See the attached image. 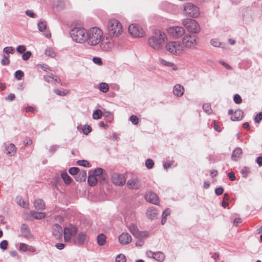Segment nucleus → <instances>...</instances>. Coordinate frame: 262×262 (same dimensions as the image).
Returning <instances> with one entry per match:
<instances>
[{
    "instance_id": "f257e3e1",
    "label": "nucleus",
    "mask_w": 262,
    "mask_h": 262,
    "mask_svg": "<svg viewBox=\"0 0 262 262\" xmlns=\"http://www.w3.org/2000/svg\"><path fill=\"white\" fill-rule=\"evenodd\" d=\"M166 40V34L163 31L157 30L155 31L152 35L149 37L148 43L152 49L159 51L163 49Z\"/></svg>"
},
{
    "instance_id": "f03ea898",
    "label": "nucleus",
    "mask_w": 262,
    "mask_h": 262,
    "mask_svg": "<svg viewBox=\"0 0 262 262\" xmlns=\"http://www.w3.org/2000/svg\"><path fill=\"white\" fill-rule=\"evenodd\" d=\"M103 34V32L99 28L93 27L88 31L86 41L89 45L96 46L101 41Z\"/></svg>"
},
{
    "instance_id": "7ed1b4c3",
    "label": "nucleus",
    "mask_w": 262,
    "mask_h": 262,
    "mask_svg": "<svg viewBox=\"0 0 262 262\" xmlns=\"http://www.w3.org/2000/svg\"><path fill=\"white\" fill-rule=\"evenodd\" d=\"M107 30L109 36L117 37L123 32L122 24L116 19H111L107 23Z\"/></svg>"
},
{
    "instance_id": "20e7f679",
    "label": "nucleus",
    "mask_w": 262,
    "mask_h": 262,
    "mask_svg": "<svg viewBox=\"0 0 262 262\" xmlns=\"http://www.w3.org/2000/svg\"><path fill=\"white\" fill-rule=\"evenodd\" d=\"M88 31L82 27H75L70 31V35L73 41L83 43L86 41Z\"/></svg>"
},
{
    "instance_id": "39448f33",
    "label": "nucleus",
    "mask_w": 262,
    "mask_h": 262,
    "mask_svg": "<svg viewBox=\"0 0 262 262\" xmlns=\"http://www.w3.org/2000/svg\"><path fill=\"white\" fill-rule=\"evenodd\" d=\"M165 48L170 54L175 55H180L184 51V47L179 41H169L166 43Z\"/></svg>"
},
{
    "instance_id": "423d86ee",
    "label": "nucleus",
    "mask_w": 262,
    "mask_h": 262,
    "mask_svg": "<svg viewBox=\"0 0 262 262\" xmlns=\"http://www.w3.org/2000/svg\"><path fill=\"white\" fill-rule=\"evenodd\" d=\"M183 12L185 15L193 18L197 17L200 14L198 7L191 3L183 5Z\"/></svg>"
},
{
    "instance_id": "0eeeda50",
    "label": "nucleus",
    "mask_w": 262,
    "mask_h": 262,
    "mask_svg": "<svg viewBox=\"0 0 262 262\" xmlns=\"http://www.w3.org/2000/svg\"><path fill=\"white\" fill-rule=\"evenodd\" d=\"M182 23L189 32L198 33L200 31L199 24L194 19L190 18L184 19L182 20Z\"/></svg>"
},
{
    "instance_id": "6e6552de",
    "label": "nucleus",
    "mask_w": 262,
    "mask_h": 262,
    "mask_svg": "<svg viewBox=\"0 0 262 262\" xmlns=\"http://www.w3.org/2000/svg\"><path fill=\"white\" fill-rule=\"evenodd\" d=\"M77 231L76 227L71 224L64 227L63 232L64 241L71 243L72 238L74 235L75 236Z\"/></svg>"
},
{
    "instance_id": "1a4fd4ad",
    "label": "nucleus",
    "mask_w": 262,
    "mask_h": 262,
    "mask_svg": "<svg viewBox=\"0 0 262 262\" xmlns=\"http://www.w3.org/2000/svg\"><path fill=\"white\" fill-rule=\"evenodd\" d=\"M88 242V237L86 234L83 232H80L76 234L72 238V243L79 246H82Z\"/></svg>"
},
{
    "instance_id": "9d476101",
    "label": "nucleus",
    "mask_w": 262,
    "mask_h": 262,
    "mask_svg": "<svg viewBox=\"0 0 262 262\" xmlns=\"http://www.w3.org/2000/svg\"><path fill=\"white\" fill-rule=\"evenodd\" d=\"M167 32L173 38H178L185 34V30L182 27L174 26L168 28Z\"/></svg>"
},
{
    "instance_id": "9b49d317",
    "label": "nucleus",
    "mask_w": 262,
    "mask_h": 262,
    "mask_svg": "<svg viewBox=\"0 0 262 262\" xmlns=\"http://www.w3.org/2000/svg\"><path fill=\"white\" fill-rule=\"evenodd\" d=\"M129 231L132 233L135 238H145L149 235L147 231H140L137 226L134 224L130 225L128 227Z\"/></svg>"
},
{
    "instance_id": "f8f14e48",
    "label": "nucleus",
    "mask_w": 262,
    "mask_h": 262,
    "mask_svg": "<svg viewBox=\"0 0 262 262\" xmlns=\"http://www.w3.org/2000/svg\"><path fill=\"white\" fill-rule=\"evenodd\" d=\"M114 46V40L110 37L103 38L100 42V47L101 49L105 52L111 51Z\"/></svg>"
},
{
    "instance_id": "ddd939ff",
    "label": "nucleus",
    "mask_w": 262,
    "mask_h": 262,
    "mask_svg": "<svg viewBox=\"0 0 262 262\" xmlns=\"http://www.w3.org/2000/svg\"><path fill=\"white\" fill-rule=\"evenodd\" d=\"M196 37L190 34L185 35L182 39V45L184 47L191 48L196 45Z\"/></svg>"
},
{
    "instance_id": "4468645a",
    "label": "nucleus",
    "mask_w": 262,
    "mask_h": 262,
    "mask_svg": "<svg viewBox=\"0 0 262 262\" xmlns=\"http://www.w3.org/2000/svg\"><path fill=\"white\" fill-rule=\"evenodd\" d=\"M129 33L133 36L142 37L144 31L141 27L136 24H131L128 27Z\"/></svg>"
},
{
    "instance_id": "2eb2a0df",
    "label": "nucleus",
    "mask_w": 262,
    "mask_h": 262,
    "mask_svg": "<svg viewBox=\"0 0 262 262\" xmlns=\"http://www.w3.org/2000/svg\"><path fill=\"white\" fill-rule=\"evenodd\" d=\"M112 181L114 184L118 186H123L126 182L123 175L118 173H114L112 174Z\"/></svg>"
},
{
    "instance_id": "dca6fc26",
    "label": "nucleus",
    "mask_w": 262,
    "mask_h": 262,
    "mask_svg": "<svg viewBox=\"0 0 262 262\" xmlns=\"http://www.w3.org/2000/svg\"><path fill=\"white\" fill-rule=\"evenodd\" d=\"M145 199L148 202L155 205L158 204L159 202L157 195L151 191L147 192L145 194Z\"/></svg>"
},
{
    "instance_id": "f3484780",
    "label": "nucleus",
    "mask_w": 262,
    "mask_h": 262,
    "mask_svg": "<svg viewBox=\"0 0 262 262\" xmlns=\"http://www.w3.org/2000/svg\"><path fill=\"white\" fill-rule=\"evenodd\" d=\"M53 235L58 239L62 238L63 230L62 227L58 224H55L53 226Z\"/></svg>"
},
{
    "instance_id": "a211bd4d",
    "label": "nucleus",
    "mask_w": 262,
    "mask_h": 262,
    "mask_svg": "<svg viewBox=\"0 0 262 262\" xmlns=\"http://www.w3.org/2000/svg\"><path fill=\"white\" fill-rule=\"evenodd\" d=\"M127 186L130 189H138L141 187V183L138 179L134 178L127 182Z\"/></svg>"
},
{
    "instance_id": "6ab92c4d",
    "label": "nucleus",
    "mask_w": 262,
    "mask_h": 262,
    "mask_svg": "<svg viewBox=\"0 0 262 262\" xmlns=\"http://www.w3.org/2000/svg\"><path fill=\"white\" fill-rule=\"evenodd\" d=\"M149 257L155 259L156 260L162 262L165 259V255L161 252H153L151 251H149L147 253Z\"/></svg>"
},
{
    "instance_id": "aec40b11",
    "label": "nucleus",
    "mask_w": 262,
    "mask_h": 262,
    "mask_svg": "<svg viewBox=\"0 0 262 262\" xmlns=\"http://www.w3.org/2000/svg\"><path fill=\"white\" fill-rule=\"evenodd\" d=\"M132 239V236L127 233H123L119 236L120 243L123 245L130 243Z\"/></svg>"
},
{
    "instance_id": "412c9836",
    "label": "nucleus",
    "mask_w": 262,
    "mask_h": 262,
    "mask_svg": "<svg viewBox=\"0 0 262 262\" xmlns=\"http://www.w3.org/2000/svg\"><path fill=\"white\" fill-rule=\"evenodd\" d=\"M20 231L22 235L25 238H28L32 236L30 230L28 226L25 224H23L20 228Z\"/></svg>"
},
{
    "instance_id": "4be33fe9",
    "label": "nucleus",
    "mask_w": 262,
    "mask_h": 262,
    "mask_svg": "<svg viewBox=\"0 0 262 262\" xmlns=\"http://www.w3.org/2000/svg\"><path fill=\"white\" fill-rule=\"evenodd\" d=\"M184 89L183 86L180 84H176L173 90V92L174 95L180 97L183 95Z\"/></svg>"
},
{
    "instance_id": "5701e85b",
    "label": "nucleus",
    "mask_w": 262,
    "mask_h": 262,
    "mask_svg": "<svg viewBox=\"0 0 262 262\" xmlns=\"http://www.w3.org/2000/svg\"><path fill=\"white\" fill-rule=\"evenodd\" d=\"M147 217L150 220H155L157 218L158 213L154 208H149L146 212Z\"/></svg>"
},
{
    "instance_id": "b1692460",
    "label": "nucleus",
    "mask_w": 262,
    "mask_h": 262,
    "mask_svg": "<svg viewBox=\"0 0 262 262\" xmlns=\"http://www.w3.org/2000/svg\"><path fill=\"white\" fill-rule=\"evenodd\" d=\"M242 152V148L239 147L236 148L232 152L231 155L232 160L234 161H237L241 158Z\"/></svg>"
},
{
    "instance_id": "393cba45",
    "label": "nucleus",
    "mask_w": 262,
    "mask_h": 262,
    "mask_svg": "<svg viewBox=\"0 0 262 262\" xmlns=\"http://www.w3.org/2000/svg\"><path fill=\"white\" fill-rule=\"evenodd\" d=\"M244 113L241 110H237L234 112V115L231 116V119L232 121H239L243 118Z\"/></svg>"
},
{
    "instance_id": "a878e982",
    "label": "nucleus",
    "mask_w": 262,
    "mask_h": 262,
    "mask_svg": "<svg viewBox=\"0 0 262 262\" xmlns=\"http://www.w3.org/2000/svg\"><path fill=\"white\" fill-rule=\"evenodd\" d=\"M34 206L36 209L42 210L45 209V203L42 199H37L34 202Z\"/></svg>"
},
{
    "instance_id": "bb28decb",
    "label": "nucleus",
    "mask_w": 262,
    "mask_h": 262,
    "mask_svg": "<svg viewBox=\"0 0 262 262\" xmlns=\"http://www.w3.org/2000/svg\"><path fill=\"white\" fill-rule=\"evenodd\" d=\"M5 149L7 151V154L8 155L12 156L16 152V148L14 144L11 143L8 146H6Z\"/></svg>"
},
{
    "instance_id": "cd10ccee",
    "label": "nucleus",
    "mask_w": 262,
    "mask_h": 262,
    "mask_svg": "<svg viewBox=\"0 0 262 262\" xmlns=\"http://www.w3.org/2000/svg\"><path fill=\"white\" fill-rule=\"evenodd\" d=\"M89 174L88 177V182L89 184L91 186L96 185L98 182L97 178L95 177V176H94L92 173H91L90 172H89Z\"/></svg>"
},
{
    "instance_id": "c85d7f7f",
    "label": "nucleus",
    "mask_w": 262,
    "mask_h": 262,
    "mask_svg": "<svg viewBox=\"0 0 262 262\" xmlns=\"http://www.w3.org/2000/svg\"><path fill=\"white\" fill-rule=\"evenodd\" d=\"M106 237L104 234H99L97 237L98 244L99 246H103L106 243Z\"/></svg>"
},
{
    "instance_id": "c756f323",
    "label": "nucleus",
    "mask_w": 262,
    "mask_h": 262,
    "mask_svg": "<svg viewBox=\"0 0 262 262\" xmlns=\"http://www.w3.org/2000/svg\"><path fill=\"white\" fill-rule=\"evenodd\" d=\"M86 178V172L85 170H81V171H79L78 173V176L76 178H75L77 181H85Z\"/></svg>"
},
{
    "instance_id": "7c9ffc66",
    "label": "nucleus",
    "mask_w": 262,
    "mask_h": 262,
    "mask_svg": "<svg viewBox=\"0 0 262 262\" xmlns=\"http://www.w3.org/2000/svg\"><path fill=\"white\" fill-rule=\"evenodd\" d=\"M32 216L36 219H42L45 217L46 214L44 212H38L35 211H31Z\"/></svg>"
},
{
    "instance_id": "2f4dec72",
    "label": "nucleus",
    "mask_w": 262,
    "mask_h": 262,
    "mask_svg": "<svg viewBox=\"0 0 262 262\" xmlns=\"http://www.w3.org/2000/svg\"><path fill=\"white\" fill-rule=\"evenodd\" d=\"M61 177L66 184L71 183L72 179L66 172L61 173Z\"/></svg>"
},
{
    "instance_id": "473e14b6",
    "label": "nucleus",
    "mask_w": 262,
    "mask_h": 262,
    "mask_svg": "<svg viewBox=\"0 0 262 262\" xmlns=\"http://www.w3.org/2000/svg\"><path fill=\"white\" fill-rule=\"evenodd\" d=\"M98 89L103 93H106L109 90V86L107 83H100Z\"/></svg>"
},
{
    "instance_id": "72a5a7b5",
    "label": "nucleus",
    "mask_w": 262,
    "mask_h": 262,
    "mask_svg": "<svg viewBox=\"0 0 262 262\" xmlns=\"http://www.w3.org/2000/svg\"><path fill=\"white\" fill-rule=\"evenodd\" d=\"M46 56L54 58L56 56V52L51 48H47L45 52Z\"/></svg>"
},
{
    "instance_id": "f704fd0d",
    "label": "nucleus",
    "mask_w": 262,
    "mask_h": 262,
    "mask_svg": "<svg viewBox=\"0 0 262 262\" xmlns=\"http://www.w3.org/2000/svg\"><path fill=\"white\" fill-rule=\"evenodd\" d=\"M203 109L207 114L210 115L212 113V111L209 103H204L203 105Z\"/></svg>"
},
{
    "instance_id": "c9c22d12",
    "label": "nucleus",
    "mask_w": 262,
    "mask_h": 262,
    "mask_svg": "<svg viewBox=\"0 0 262 262\" xmlns=\"http://www.w3.org/2000/svg\"><path fill=\"white\" fill-rule=\"evenodd\" d=\"M102 112L100 110H97L93 113V118L94 119H99L102 117Z\"/></svg>"
},
{
    "instance_id": "e433bc0d",
    "label": "nucleus",
    "mask_w": 262,
    "mask_h": 262,
    "mask_svg": "<svg viewBox=\"0 0 262 262\" xmlns=\"http://www.w3.org/2000/svg\"><path fill=\"white\" fill-rule=\"evenodd\" d=\"M15 52V49L12 47H7L4 48L3 52L4 54H13Z\"/></svg>"
},
{
    "instance_id": "4c0bfd02",
    "label": "nucleus",
    "mask_w": 262,
    "mask_h": 262,
    "mask_svg": "<svg viewBox=\"0 0 262 262\" xmlns=\"http://www.w3.org/2000/svg\"><path fill=\"white\" fill-rule=\"evenodd\" d=\"M17 203L20 206L23 208H27L28 205L25 203V202L22 199V198L20 196H18L16 198Z\"/></svg>"
},
{
    "instance_id": "58836bf2",
    "label": "nucleus",
    "mask_w": 262,
    "mask_h": 262,
    "mask_svg": "<svg viewBox=\"0 0 262 262\" xmlns=\"http://www.w3.org/2000/svg\"><path fill=\"white\" fill-rule=\"evenodd\" d=\"M37 27L39 31L42 32L46 29V22L45 21H40L37 24Z\"/></svg>"
},
{
    "instance_id": "ea45409f",
    "label": "nucleus",
    "mask_w": 262,
    "mask_h": 262,
    "mask_svg": "<svg viewBox=\"0 0 262 262\" xmlns=\"http://www.w3.org/2000/svg\"><path fill=\"white\" fill-rule=\"evenodd\" d=\"M9 56L6 54L3 55V57L1 60V64L3 66H7L9 64L10 60L9 59Z\"/></svg>"
},
{
    "instance_id": "a19ab883",
    "label": "nucleus",
    "mask_w": 262,
    "mask_h": 262,
    "mask_svg": "<svg viewBox=\"0 0 262 262\" xmlns=\"http://www.w3.org/2000/svg\"><path fill=\"white\" fill-rule=\"evenodd\" d=\"M211 45L214 47H221L222 46V43L219 41L217 39H212L210 40Z\"/></svg>"
},
{
    "instance_id": "79ce46f5",
    "label": "nucleus",
    "mask_w": 262,
    "mask_h": 262,
    "mask_svg": "<svg viewBox=\"0 0 262 262\" xmlns=\"http://www.w3.org/2000/svg\"><path fill=\"white\" fill-rule=\"evenodd\" d=\"M14 76L17 80H20L21 78L24 77V73L21 70H18L15 72Z\"/></svg>"
},
{
    "instance_id": "37998d69",
    "label": "nucleus",
    "mask_w": 262,
    "mask_h": 262,
    "mask_svg": "<svg viewBox=\"0 0 262 262\" xmlns=\"http://www.w3.org/2000/svg\"><path fill=\"white\" fill-rule=\"evenodd\" d=\"M126 259L124 255L118 254L116 257V262H126Z\"/></svg>"
},
{
    "instance_id": "c03bdc74",
    "label": "nucleus",
    "mask_w": 262,
    "mask_h": 262,
    "mask_svg": "<svg viewBox=\"0 0 262 262\" xmlns=\"http://www.w3.org/2000/svg\"><path fill=\"white\" fill-rule=\"evenodd\" d=\"M154 165V162L152 159H148L145 161V166L146 167L149 169H151Z\"/></svg>"
},
{
    "instance_id": "a18cd8bd",
    "label": "nucleus",
    "mask_w": 262,
    "mask_h": 262,
    "mask_svg": "<svg viewBox=\"0 0 262 262\" xmlns=\"http://www.w3.org/2000/svg\"><path fill=\"white\" fill-rule=\"evenodd\" d=\"M103 170L101 168H97L92 172V174L95 177L100 176L103 174Z\"/></svg>"
},
{
    "instance_id": "49530a36",
    "label": "nucleus",
    "mask_w": 262,
    "mask_h": 262,
    "mask_svg": "<svg viewBox=\"0 0 262 262\" xmlns=\"http://www.w3.org/2000/svg\"><path fill=\"white\" fill-rule=\"evenodd\" d=\"M77 163L80 165L85 167H90V163L89 162L85 160H78L77 162Z\"/></svg>"
},
{
    "instance_id": "de8ad7c7",
    "label": "nucleus",
    "mask_w": 262,
    "mask_h": 262,
    "mask_svg": "<svg viewBox=\"0 0 262 262\" xmlns=\"http://www.w3.org/2000/svg\"><path fill=\"white\" fill-rule=\"evenodd\" d=\"M241 173L244 178H246L250 173V168L248 167H244L241 171Z\"/></svg>"
},
{
    "instance_id": "09e8293b",
    "label": "nucleus",
    "mask_w": 262,
    "mask_h": 262,
    "mask_svg": "<svg viewBox=\"0 0 262 262\" xmlns=\"http://www.w3.org/2000/svg\"><path fill=\"white\" fill-rule=\"evenodd\" d=\"M79 171V169L78 167H71L69 169V173L72 176H74L78 174Z\"/></svg>"
},
{
    "instance_id": "8fccbe9b",
    "label": "nucleus",
    "mask_w": 262,
    "mask_h": 262,
    "mask_svg": "<svg viewBox=\"0 0 262 262\" xmlns=\"http://www.w3.org/2000/svg\"><path fill=\"white\" fill-rule=\"evenodd\" d=\"M54 92L56 94L59 96H65L69 93L67 90L61 91L58 89H54Z\"/></svg>"
},
{
    "instance_id": "3c124183",
    "label": "nucleus",
    "mask_w": 262,
    "mask_h": 262,
    "mask_svg": "<svg viewBox=\"0 0 262 262\" xmlns=\"http://www.w3.org/2000/svg\"><path fill=\"white\" fill-rule=\"evenodd\" d=\"M31 55H32L31 52L28 51L24 53V54L22 55V58L24 60L27 61L30 58Z\"/></svg>"
},
{
    "instance_id": "603ef678",
    "label": "nucleus",
    "mask_w": 262,
    "mask_h": 262,
    "mask_svg": "<svg viewBox=\"0 0 262 262\" xmlns=\"http://www.w3.org/2000/svg\"><path fill=\"white\" fill-rule=\"evenodd\" d=\"M233 100L236 104H240L242 102L241 97L238 94H235L233 97Z\"/></svg>"
},
{
    "instance_id": "864d4df0",
    "label": "nucleus",
    "mask_w": 262,
    "mask_h": 262,
    "mask_svg": "<svg viewBox=\"0 0 262 262\" xmlns=\"http://www.w3.org/2000/svg\"><path fill=\"white\" fill-rule=\"evenodd\" d=\"M92 130V128L90 125H84L83 127V132L85 135H88Z\"/></svg>"
},
{
    "instance_id": "5fc2aeb1",
    "label": "nucleus",
    "mask_w": 262,
    "mask_h": 262,
    "mask_svg": "<svg viewBox=\"0 0 262 262\" xmlns=\"http://www.w3.org/2000/svg\"><path fill=\"white\" fill-rule=\"evenodd\" d=\"M8 245V241L6 240H3L0 243V248L3 250H6L7 249Z\"/></svg>"
},
{
    "instance_id": "6e6d98bb",
    "label": "nucleus",
    "mask_w": 262,
    "mask_h": 262,
    "mask_svg": "<svg viewBox=\"0 0 262 262\" xmlns=\"http://www.w3.org/2000/svg\"><path fill=\"white\" fill-rule=\"evenodd\" d=\"M129 120L132 122L133 124L136 125L138 123L139 119L135 115H132L129 118Z\"/></svg>"
},
{
    "instance_id": "4d7b16f0",
    "label": "nucleus",
    "mask_w": 262,
    "mask_h": 262,
    "mask_svg": "<svg viewBox=\"0 0 262 262\" xmlns=\"http://www.w3.org/2000/svg\"><path fill=\"white\" fill-rule=\"evenodd\" d=\"M28 247V245L24 243H20L19 246V250L22 252L27 251Z\"/></svg>"
},
{
    "instance_id": "13d9d810",
    "label": "nucleus",
    "mask_w": 262,
    "mask_h": 262,
    "mask_svg": "<svg viewBox=\"0 0 262 262\" xmlns=\"http://www.w3.org/2000/svg\"><path fill=\"white\" fill-rule=\"evenodd\" d=\"M262 120V112H260L256 114L254 117V121L255 123H259Z\"/></svg>"
},
{
    "instance_id": "bf43d9fd",
    "label": "nucleus",
    "mask_w": 262,
    "mask_h": 262,
    "mask_svg": "<svg viewBox=\"0 0 262 262\" xmlns=\"http://www.w3.org/2000/svg\"><path fill=\"white\" fill-rule=\"evenodd\" d=\"M93 61L95 63H96V64H98L99 66H101L103 63L102 59L100 57H93Z\"/></svg>"
},
{
    "instance_id": "052dcab7",
    "label": "nucleus",
    "mask_w": 262,
    "mask_h": 262,
    "mask_svg": "<svg viewBox=\"0 0 262 262\" xmlns=\"http://www.w3.org/2000/svg\"><path fill=\"white\" fill-rule=\"evenodd\" d=\"M16 50L20 54L24 53L26 51V47L24 45H19L17 47Z\"/></svg>"
},
{
    "instance_id": "680f3d73",
    "label": "nucleus",
    "mask_w": 262,
    "mask_h": 262,
    "mask_svg": "<svg viewBox=\"0 0 262 262\" xmlns=\"http://www.w3.org/2000/svg\"><path fill=\"white\" fill-rule=\"evenodd\" d=\"M223 191H224V189L222 187H219L218 188H216L215 189V193L217 195H220L222 194L223 193Z\"/></svg>"
},
{
    "instance_id": "e2e57ef3",
    "label": "nucleus",
    "mask_w": 262,
    "mask_h": 262,
    "mask_svg": "<svg viewBox=\"0 0 262 262\" xmlns=\"http://www.w3.org/2000/svg\"><path fill=\"white\" fill-rule=\"evenodd\" d=\"M49 76L50 77L51 80H53V82H58V81L60 80L59 78L53 74H50L49 75Z\"/></svg>"
},
{
    "instance_id": "0e129e2a",
    "label": "nucleus",
    "mask_w": 262,
    "mask_h": 262,
    "mask_svg": "<svg viewBox=\"0 0 262 262\" xmlns=\"http://www.w3.org/2000/svg\"><path fill=\"white\" fill-rule=\"evenodd\" d=\"M159 60L161 64H162L164 66H166L167 67H170L173 64L172 63L170 62H167L163 59H160Z\"/></svg>"
},
{
    "instance_id": "69168bd1",
    "label": "nucleus",
    "mask_w": 262,
    "mask_h": 262,
    "mask_svg": "<svg viewBox=\"0 0 262 262\" xmlns=\"http://www.w3.org/2000/svg\"><path fill=\"white\" fill-rule=\"evenodd\" d=\"M25 13L27 16H30L32 18L35 17V14L33 12H32L31 10H26L25 12Z\"/></svg>"
},
{
    "instance_id": "338daca9",
    "label": "nucleus",
    "mask_w": 262,
    "mask_h": 262,
    "mask_svg": "<svg viewBox=\"0 0 262 262\" xmlns=\"http://www.w3.org/2000/svg\"><path fill=\"white\" fill-rule=\"evenodd\" d=\"M228 176L231 181H234L235 180V174L233 171L228 173Z\"/></svg>"
},
{
    "instance_id": "774afa93",
    "label": "nucleus",
    "mask_w": 262,
    "mask_h": 262,
    "mask_svg": "<svg viewBox=\"0 0 262 262\" xmlns=\"http://www.w3.org/2000/svg\"><path fill=\"white\" fill-rule=\"evenodd\" d=\"M256 162L259 166H262V156L258 157L256 159Z\"/></svg>"
}]
</instances>
